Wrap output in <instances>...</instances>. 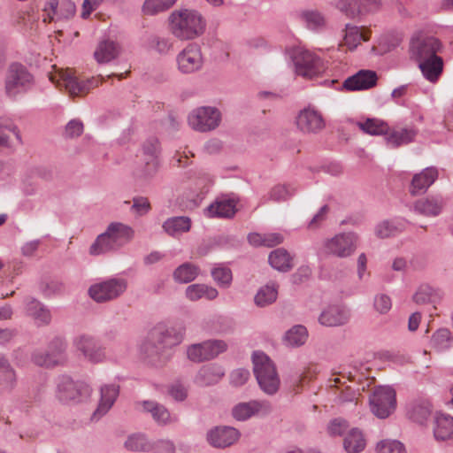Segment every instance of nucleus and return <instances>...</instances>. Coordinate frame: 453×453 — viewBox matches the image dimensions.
<instances>
[{"label":"nucleus","instance_id":"f8f14e48","mask_svg":"<svg viewBox=\"0 0 453 453\" xmlns=\"http://www.w3.org/2000/svg\"><path fill=\"white\" fill-rule=\"evenodd\" d=\"M220 111L215 107L203 106L194 110L188 118V125L196 131L208 132L219 127Z\"/></svg>","mask_w":453,"mask_h":453},{"label":"nucleus","instance_id":"ddd939ff","mask_svg":"<svg viewBox=\"0 0 453 453\" xmlns=\"http://www.w3.org/2000/svg\"><path fill=\"white\" fill-rule=\"evenodd\" d=\"M441 48V43L437 38L420 33L411 38L410 44L411 54L416 61L436 56Z\"/></svg>","mask_w":453,"mask_h":453},{"label":"nucleus","instance_id":"e433bc0d","mask_svg":"<svg viewBox=\"0 0 453 453\" xmlns=\"http://www.w3.org/2000/svg\"><path fill=\"white\" fill-rule=\"evenodd\" d=\"M164 231L171 236H177L188 232L191 220L188 217L180 216L167 219L162 226Z\"/></svg>","mask_w":453,"mask_h":453},{"label":"nucleus","instance_id":"69168bd1","mask_svg":"<svg viewBox=\"0 0 453 453\" xmlns=\"http://www.w3.org/2000/svg\"><path fill=\"white\" fill-rule=\"evenodd\" d=\"M250 378V372L247 369L239 368L234 370L230 375L231 384L239 387L247 382Z\"/></svg>","mask_w":453,"mask_h":453},{"label":"nucleus","instance_id":"72a5a7b5","mask_svg":"<svg viewBox=\"0 0 453 453\" xmlns=\"http://www.w3.org/2000/svg\"><path fill=\"white\" fill-rule=\"evenodd\" d=\"M224 375L225 371L220 365L211 364L199 370L196 380L201 386H211L218 383Z\"/></svg>","mask_w":453,"mask_h":453},{"label":"nucleus","instance_id":"9d476101","mask_svg":"<svg viewBox=\"0 0 453 453\" xmlns=\"http://www.w3.org/2000/svg\"><path fill=\"white\" fill-rule=\"evenodd\" d=\"M90 392L88 385L75 382L69 376L62 375L58 379L56 395L62 403H78L82 397H88Z\"/></svg>","mask_w":453,"mask_h":453},{"label":"nucleus","instance_id":"3c124183","mask_svg":"<svg viewBox=\"0 0 453 453\" xmlns=\"http://www.w3.org/2000/svg\"><path fill=\"white\" fill-rule=\"evenodd\" d=\"M362 40L367 41L369 38L361 33L357 27L346 25L344 43L350 50H355Z\"/></svg>","mask_w":453,"mask_h":453},{"label":"nucleus","instance_id":"a211bd4d","mask_svg":"<svg viewBox=\"0 0 453 453\" xmlns=\"http://www.w3.org/2000/svg\"><path fill=\"white\" fill-rule=\"evenodd\" d=\"M240 432L232 426H219L209 430L206 434L208 443L217 449L232 446L240 439Z\"/></svg>","mask_w":453,"mask_h":453},{"label":"nucleus","instance_id":"7ed1b4c3","mask_svg":"<svg viewBox=\"0 0 453 453\" xmlns=\"http://www.w3.org/2000/svg\"><path fill=\"white\" fill-rule=\"evenodd\" d=\"M253 372L259 388L266 395H274L280 388V377L275 365L263 351H254L252 354Z\"/></svg>","mask_w":453,"mask_h":453},{"label":"nucleus","instance_id":"f257e3e1","mask_svg":"<svg viewBox=\"0 0 453 453\" xmlns=\"http://www.w3.org/2000/svg\"><path fill=\"white\" fill-rule=\"evenodd\" d=\"M206 21L195 10L174 11L169 17V29L173 36L181 41L193 40L203 34Z\"/></svg>","mask_w":453,"mask_h":453},{"label":"nucleus","instance_id":"0e129e2a","mask_svg":"<svg viewBox=\"0 0 453 453\" xmlns=\"http://www.w3.org/2000/svg\"><path fill=\"white\" fill-rule=\"evenodd\" d=\"M349 428V424L345 419L335 418L328 425V433L331 435H343Z\"/></svg>","mask_w":453,"mask_h":453},{"label":"nucleus","instance_id":"e2e57ef3","mask_svg":"<svg viewBox=\"0 0 453 453\" xmlns=\"http://www.w3.org/2000/svg\"><path fill=\"white\" fill-rule=\"evenodd\" d=\"M83 123L79 119L70 120L65 129V136L67 138H74L80 136L83 133Z\"/></svg>","mask_w":453,"mask_h":453},{"label":"nucleus","instance_id":"ea45409f","mask_svg":"<svg viewBox=\"0 0 453 453\" xmlns=\"http://www.w3.org/2000/svg\"><path fill=\"white\" fill-rule=\"evenodd\" d=\"M407 221L403 219L385 220L376 226V234L380 238L394 236L405 229Z\"/></svg>","mask_w":453,"mask_h":453},{"label":"nucleus","instance_id":"338daca9","mask_svg":"<svg viewBox=\"0 0 453 453\" xmlns=\"http://www.w3.org/2000/svg\"><path fill=\"white\" fill-rule=\"evenodd\" d=\"M168 394L175 401L182 402L188 396V390L183 385L180 383H174L169 387Z\"/></svg>","mask_w":453,"mask_h":453},{"label":"nucleus","instance_id":"412c9836","mask_svg":"<svg viewBox=\"0 0 453 453\" xmlns=\"http://www.w3.org/2000/svg\"><path fill=\"white\" fill-rule=\"evenodd\" d=\"M119 395V386L115 383L105 384L100 388V401L92 419L98 420L113 406Z\"/></svg>","mask_w":453,"mask_h":453},{"label":"nucleus","instance_id":"0eeeda50","mask_svg":"<svg viewBox=\"0 0 453 453\" xmlns=\"http://www.w3.org/2000/svg\"><path fill=\"white\" fill-rule=\"evenodd\" d=\"M293 61L296 73L306 79H313L326 70L324 62L319 57L303 48L294 51Z\"/></svg>","mask_w":453,"mask_h":453},{"label":"nucleus","instance_id":"c85d7f7f","mask_svg":"<svg viewBox=\"0 0 453 453\" xmlns=\"http://www.w3.org/2000/svg\"><path fill=\"white\" fill-rule=\"evenodd\" d=\"M349 313L342 306L333 305L325 310L319 316V323L326 326H339L349 321Z\"/></svg>","mask_w":453,"mask_h":453},{"label":"nucleus","instance_id":"4468645a","mask_svg":"<svg viewBox=\"0 0 453 453\" xmlns=\"http://www.w3.org/2000/svg\"><path fill=\"white\" fill-rule=\"evenodd\" d=\"M227 345L222 340H209L188 347V357L193 362H203L218 357L226 350Z\"/></svg>","mask_w":453,"mask_h":453},{"label":"nucleus","instance_id":"09e8293b","mask_svg":"<svg viewBox=\"0 0 453 453\" xmlns=\"http://www.w3.org/2000/svg\"><path fill=\"white\" fill-rule=\"evenodd\" d=\"M211 274L219 287L223 288L230 287L233 280V274L232 271L227 266L219 264L211 269Z\"/></svg>","mask_w":453,"mask_h":453},{"label":"nucleus","instance_id":"c03bdc74","mask_svg":"<svg viewBox=\"0 0 453 453\" xmlns=\"http://www.w3.org/2000/svg\"><path fill=\"white\" fill-rule=\"evenodd\" d=\"M119 54V48L112 41H103L99 43L94 55L98 63H108Z\"/></svg>","mask_w":453,"mask_h":453},{"label":"nucleus","instance_id":"dca6fc26","mask_svg":"<svg viewBox=\"0 0 453 453\" xmlns=\"http://www.w3.org/2000/svg\"><path fill=\"white\" fill-rule=\"evenodd\" d=\"M142 156L144 165L139 171L138 175L143 179L151 178L158 170V154L160 151L159 142L157 138H150L142 144Z\"/></svg>","mask_w":453,"mask_h":453},{"label":"nucleus","instance_id":"4c0bfd02","mask_svg":"<svg viewBox=\"0 0 453 453\" xmlns=\"http://www.w3.org/2000/svg\"><path fill=\"white\" fill-rule=\"evenodd\" d=\"M297 191V188L293 184H277L273 186L265 196V202L281 203L288 200Z\"/></svg>","mask_w":453,"mask_h":453},{"label":"nucleus","instance_id":"58836bf2","mask_svg":"<svg viewBox=\"0 0 453 453\" xmlns=\"http://www.w3.org/2000/svg\"><path fill=\"white\" fill-rule=\"evenodd\" d=\"M186 296L190 301H197L203 297L214 300L219 296L218 290L205 284H192L186 288Z\"/></svg>","mask_w":453,"mask_h":453},{"label":"nucleus","instance_id":"7c9ffc66","mask_svg":"<svg viewBox=\"0 0 453 453\" xmlns=\"http://www.w3.org/2000/svg\"><path fill=\"white\" fill-rule=\"evenodd\" d=\"M434 436L438 441L453 439V417L446 413H437L434 418Z\"/></svg>","mask_w":453,"mask_h":453},{"label":"nucleus","instance_id":"393cba45","mask_svg":"<svg viewBox=\"0 0 453 453\" xmlns=\"http://www.w3.org/2000/svg\"><path fill=\"white\" fill-rule=\"evenodd\" d=\"M438 169L434 166L426 167L412 177L410 193L417 196L425 193L438 179Z\"/></svg>","mask_w":453,"mask_h":453},{"label":"nucleus","instance_id":"f3484780","mask_svg":"<svg viewBox=\"0 0 453 453\" xmlns=\"http://www.w3.org/2000/svg\"><path fill=\"white\" fill-rule=\"evenodd\" d=\"M178 69L188 74L199 71L203 64L201 49L195 43L188 44L177 56Z\"/></svg>","mask_w":453,"mask_h":453},{"label":"nucleus","instance_id":"cd10ccee","mask_svg":"<svg viewBox=\"0 0 453 453\" xmlns=\"http://www.w3.org/2000/svg\"><path fill=\"white\" fill-rule=\"evenodd\" d=\"M24 303L27 314L32 317L38 326H45L50 323V311L40 301L32 296H27Z\"/></svg>","mask_w":453,"mask_h":453},{"label":"nucleus","instance_id":"6e6d98bb","mask_svg":"<svg viewBox=\"0 0 453 453\" xmlns=\"http://www.w3.org/2000/svg\"><path fill=\"white\" fill-rule=\"evenodd\" d=\"M431 413V409L428 403H415L408 411V415L413 421L422 424Z\"/></svg>","mask_w":453,"mask_h":453},{"label":"nucleus","instance_id":"8fccbe9b","mask_svg":"<svg viewBox=\"0 0 453 453\" xmlns=\"http://www.w3.org/2000/svg\"><path fill=\"white\" fill-rule=\"evenodd\" d=\"M452 344V335L449 329L441 328L432 336L431 345L438 351L449 349Z\"/></svg>","mask_w":453,"mask_h":453},{"label":"nucleus","instance_id":"4d7b16f0","mask_svg":"<svg viewBox=\"0 0 453 453\" xmlns=\"http://www.w3.org/2000/svg\"><path fill=\"white\" fill-rule=\"evenodd\" d=\"M302 19L310 29H319L325 26V19L317 11H306L302 13Z\"/></svg>","mask_w":453,"mask_h":453},{"label":"nucleus","instance_id":"9b49d317","mask_svg":"<svg viewBox=\"0 0 453 453\" xmlns=\"http://www.w3.org/2000/svg\"><path fill=\"white\" fill-rule=\"evenodd\" d=\"M395 392L390 387H378L370 396L372 412L380 418L388 417L395 409Z\"/></svg>","mask_w":453,"mask_h":453},{"label":"nucleus","instance_id":"5fc2aeb1","mask_svg":"<svg viewBox=\"0 0 453 453\" xmlns=\"http://www.w3.org/2000/svg\"><path fill=\"white\" fill-rule=\"evenodd\" d=\"M17 384V375L13 367L0 372V391L10 393Z\"/></svg>","mask_w":453,"mask_h":453},{"label":"nucleus","instance_id":"79ce46f5","mask_svg":"<svg viewBox=\"0 0 453 453\" xmlns=\"http://www.w3.org/2000/svg\"><path fill=\"white\" fill-rule=\"evenodd\" d=\"M308 339V331L304 326L296 325L288 330L283 337L287 346L297 348L303 345Z\"/></svg>","mask_w":453,"mask_h":453},{"label":"nucleus","instance_id":"f704fd0d","mask_svg":"<svg viewBox=\"0 0 453 453\" xmlns=\"http://www.w3.org/2000/svg\"><path fill=\"white\" fill-rule=\"evenodd\" d=\"M385 134L387 144L391 148H397L411 142L417 135V131L414 128L409 127L389 130Z\"/></svg>","mask_w":453,"mask_h":453},{"label":"nucleus","instance_id":"473e14b6","mask_svg":"<svg viewBox=\"0 0 453 453\" xmlns=\"http://www.w3.org/2000/svg\"><path fill=\"white\" fill-rule=\"evenodd\" d=\"M423 76L430 82H436L442 73L443 61L438 55L417 61Z\"/></svg>","mask_w":453,"mask_h":453},{"label":"nucleus","instance_id":"680f3d73","mask_svg":"<svg viewBox=\"0 0 453 453\" xmlns=\"http://www.w3.org/2000/svg\"><path fill=\"white\" fill-rule=\"evenodd\" d=\"M373 305L380 314L388 313L392 307L391 298L386 294H379L374 297Z\"/></svg>","mask_w":453,"mask_h":453},{"label":"nucleus","instance_id":"20e7f679","mask_svg":"<svg viewBox=\"0 0 453 453\" xmlns=\"http://www.w3.org/2000/svg\"><path fill=\"white\" fill-rule=\"evenodd\" d=\"M178 342L179 339L173 337V329L167 328L165 326H157L150 332L140 349L145 357L154 362L159 359L166 348Z\"/></svg>","mask_w":453,"mask_h":453},{"label":"nucleus","instance_id":"13d9d810","mask_svg":"<svg viewBox=\"0 0 453 453\" xmlns=\"http://www.w3.org/2000/svg\"><path fill=\"white\" fill-rule=\"evenodd\" d=\"M378 453H406L402 442L396 440H383L377 444Z\"/></svg>","mask_w":453,"mask_h":453},{"label":"nucleus","instance_id":"de8ad7c7","mask_svg":"<svg viewBox=\"0 0 453 453\" xmlns=\"http://www.w3.org/2000/svg\"><path fill=\"white\" fill-rule=\"evenodd\" d=\"M278 296V287L274 283L267 284L261 288L255 296V303L265 307L275 302Z\"/></svg>","mask_w":453,"mask_h":453},{"label":"nucleus","instance_id":"c756f323","mask_svg":"<svg viewBox=\"0 0 453 453\" xmlns=\"http://www.w3.org/2000/svg\"><path fill=\"white\" fill-rule=\"evenodd\" d=\"M142 410L151 415L153 420L159 426H166L176 420L170 411L161 403L155 401H142Z\"/></svg>","mask_w":453,"mask_h":453},{"label":"nucleus","instance_id":"bb28decb","mask_svg":"<svg viewBox=\"0 0 453 453\" xmlns=\"http://www.w3.org/2000/svg\"><path fill=\"white\" fill-rule=\"evenodd\" d=\"M380 0H339L336 6L348 17L354 18L363 12L376 9Z\"/></svg>","mask_w":453,"mask_h":453},{"label":"nucleus","instance_id":"4be33fe9","mask_svg":"<svg viewBox=\"0 0 453 453\" xmlns=\"http://www.w3.org/2000/svg\"><path fill=\"white\" fill-rule=\"evenodd\" d=\"M74 344L84 357L92 363L102 362L105 357L104 349L92 336L81 335L76 338Z\"/></svg>","mask_w":453,"mask_h":453},{"label":"nucleus","instance_id":"aec40b11","mask_svg":"<svg viewBox=\"0 0 453 453\" xmlns=\"http://www.w3.org/2000/svg\"><path fill=\"white\" fill-rule=\"evenodd\" d=\"M272 411V406L267 401L252 400L239 403L232 409V416L238 421H245L256 415H266Z\"/></svg>","mask_w":453,"mask_h":453},{"label":"nucleus","instance_id":"c9c22d12","mask_svg":"<svg viewBox=\"0 0 453 453\" xmlns=\"http://www.w3.org/2000/svg\"><path fill=\"white\" fill-rule=\"evenodd\" d=\"M366 441L358 428H351L343 439V448L348 453H359L365 448Z\"/></svg>","mask_w":453,"mask_h":453},{"label":"nucleus","instance_id":"2eb2a0df","mask_svg":"<svg viewBox=\"0 0 453 453\" xmlns=\"http://www.w3.org/2000/svg\"><path fill=\"white\" fill-rule=\"evenodd\" d=\"M296 123L298 130L306 134H316L321 132L326 127V122L321 112L311 106L298 112L296 118Z\"/></svg>","mask_w":453,"mask_h":453},{"label":"nucleus","instance_id":"49530a36","mask_svg":"<svg viewBox=\"0 0 453 453\" xmlns=\"http://www.w3.org/2000/svg\"><path fill=\"white\" fill-rule=\"evenodd\" d=\"M441 299L439 291L429 285H421L413 296V301L418 304L435 303Z\"/></svg>","mask_w":453,"mask_h":453},{"label":"nucleus","instance_id":"864d4df0","mask_svg":"<svg viewBox=\"0 0 453 453\" xmlns=\"http://www.w3.org/2000/svg\"><path fill=\"white\" fill-rule=\"evenodd\" d=\"M150 442L141 434H134L127 439L125 447L131 451H149L150 450Z\"/></svg>","mask_w":453,"mask_h":453},{"label":"nucleus","instance_id":"6e6552de","mask_svg":"<svg viewBox=\"0 0 453 453\" xmlns=\"http://www.w3.org/2000/svg\"><path fill=\"white\" fill-rule=\"evenodd\" d=\"M34 82L32 74L27 69L18 63L10 65L5 80L6 94L14 97L18 94L29 89Z\"/></svg>","mask_w":453,"mask_h":453},{"label":"nucleus","instance_id":"774afa93","mask_svg":"<svg viewBox=\"0 0 453 453\" xmlns=\"http://www.w3.org/2000/svg\"><path fill=\"white\" fill-rule=\"evenodd\" d=\"M76 7L73 2L70 0H62L59 5V15L61 18L69 19L75 13Z\"/></svg>","mask_w":453,"mask_h":453},{"label":"nucleus","instance_id":"a18cd8bd","mask_svg":"<svg viewBox=\"0 0 453 453\" xmlns=\"http://www.w3.org/2000/svg\"><path fill=\"white\" fill-rule=\"evenodd\" d=\"M199 273V267L190 263H184L173 272V279L178 283H188L193 281Z\"/></svg>","mask_w":453,"mask_h":453},{"label":"nucleus","instance_id":"423d86ee","mask_svg":"<svg viewBox=\"0 0 453 453\" xmlns=\"http://www.w3.org/2000/svg\"><path fill=\"white\" fill-rule=\"evenodd\" d=\"M67 343L59 337L54 338L48 345L47 350H35L32 354V361L38 366L54 367L66 362Z\"/></svg>","mask_w":453,"mask_h":453},{"label":"nucleus","instance_id":"a19ab883","mask_svg":"<svg viewBox=\"0 0 453 453\" xmlns=\"http://www.w3.org/2000/svg\"><path fill=\"white\" fill-rule=\"evenodd\" d=\"M270 265L280 272H288L293 268L292 257L284 249H276L268 257Z\"/></svg>","mask_w":453,"mask_h":453},{"label":"nucleus","instance_id":"052dcab7","mask_svg":"<svg viewBox=\"0 0 453 453\" xmlns=\"http://www.w3.org/2000/svg\"><path fill=\"white\" fill-rule=\"evenodd\" d=\"M152 453H175L176 448L171 440H157L150 444Z\"/></svg>","mask_w":453,"mask_h":453},{"label":"nucleus","instance_id":"603ef678","mask_svg":"<svg viewBox=\"0 0 453 453\" xmlns=\"http://www.w3.org/2000/svg\"><path fill=\"white\" fill-rule=\"evenodd\" d=\"M177 0H145L142 11L145 14L154 15L171 8Z\"/></svg>","mask_w":453,"mask_h":453},{"label":"nucleus","instance_id":"bf43d9fd","mask_svg":"<svg viewBox=\"0 0 453 453\" xmlns=\"http://www.w3.org/2000/svg\"><path fill=\"white\" fill-rule=\"evenodd\" d=\"M151 210L150 203L145 196H135L133 198L131 211L137 216L146 215Z\"/></svg>","mask_w":453,"mask_h":453},{"label":"nucleus","instance_id":"2f4dec72","mask_svg":"<svg viewBox=\"0 0 453 453\" xmlns=\"http://www.w3.org/2000/svg\"><path fill=\"white\" fill-rule=\"evenodd\" d=\"M236 212L234 200L219 197L206 208V214L210 218H232Z\"/></svg>","mask_w":453,"mask_h":453},{"label":"nucleus","instance_id":"39448f33","mask_svg":"<svg viewBox=\"0 0 453 453\" xmlns=\"http://www.w3.org/2000/svg\"><path fill=\"white\" fill-rule=\"evenodd\" d=\"M357 242V236L352 232L337 234L323 241L318 255L321 257H349L356 251Z\"/></svg>","mask_w":453,"mask_h":453},{"label":"nucleus","instance_id":"f03ea898","mask_svg":"<svg viewBox=\"0 0 453 453\" xmlns=\"http://www.w3.org/2000/svg\"><path fill=\"white\" fill-rule=\"evenodd\" d=\"M134 231L131 226L120 222H112L91 244L89 254L98 256L116 251L127 244L134 238Z\"/></svg>","mask_w":453,"mask_h":453},{"label":"nucleus","instance_id":"b1692460","mask_svg":"<svg viewBox=\"0 0 453 453\" xmlns=\"http://www.w3.org/2000/svg\"><path fill=\"white\" fill-rule=\"evenodd\" d=\"M23 144L22 136L18 126L12 119H2L0 122V147L14 150Z\"/></svg>","mask_w":453,"mask_h":453},{"label":"nucleus","instance_id":"6ab92c4d","mask_svg":"<svg viewBox=\"0 0 453 453\" xmlns=\"http://www.w3.org/2000/svg\"><path fill=\"white\" fill-rule=\"evenodd\" d=\"M61 85L68 91L70 96H78L88 94L90 89L98 86V80L90 78L87 80H79L70 71L61 72L59 74ZM59 82V81H58ZM60 85V83H58Z\"/></svg>","mask_w":453,"mask_h":453},{"label":"nucleus","instance_id":"1a4fd4ad","mask_svg":"<svg viewBox=\"0 0 453 453\" xmlns=\"http://www.w3.org/2000/svg\"><path fill=\"white\" fill-rule=\"evenodd\" d=\"M127 288V281L123 278H111L96 283L88 288L89 296L97 303H104L120 296Z\"/></svg>","mask_w":453,"mask_h":453},{"label":"nucleus","instance_id":"a878e982","mask_svg":"<svg viewBox=\"0 0 453 453\" xmlns=\"http://www.w3.org/2000/svg\"><path fill=\"white\" fill-rule=\"evenodd\" d=\"M377 79L374 71L360 70L344 81L343 88L349 91L369 89L376 85Z\"/></svg>","mask_w":453,"mask_h":453},{"label":"nucleus","instance_id":"5701e85b","mask_svg":"<svg viewBox=\"0 0 453 453\" xmlns=\"http://www.w3.org/2000/svg\"><path fill=\"white\" fill-rule=\"evenodd\" d=\"M445 205L442 196L433 195L417 200L413 203V211L426 217H436L441 213Z\"/></svg>","mask_w":453,"mask_h":453},{"label":"nucleus","instance_id":"37998d69","mask_svg":"<svg viewBox=\"0 0 453 453\" xmlns=\"http://www.w3.org/2000/svg\"><path fill=\"white\" fill-rule=\"evenodd\" d=\"M357 126L365 134L370 135H381L388 134L389 127L387 122L380 119H366L365 121L357 122Z\"/></svg>","mask_w":453,"mask_h":453}]
</instances>
